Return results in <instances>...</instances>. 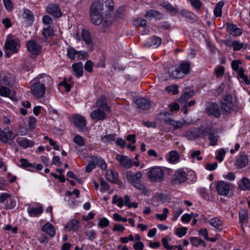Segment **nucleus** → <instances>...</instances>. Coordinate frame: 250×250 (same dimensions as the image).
<instances>
[{"mask_svg":"<svg viewBox=\"0 0 250 250\" xmlns=\"http://www.w3.org/2000/svg\"><path fill=\"white\" fill-rule=\"evenodd\" d=\"M42 35L44 38H47L54 35V30L50 26L43 28L42 30Z\"/></svg>","mask_w":250,"mask_h":250,"instance_id":"nucleus-47","label":"nucleus"},{"mask_svg":"<svg viewBox=\"0 0 250 250\" xmlns=\"http://www.w3.org/2000/svg\"><path fill=\"white\" fill-rule=\"evenodd\" d=\"M168 213V209L167 208H164L163 210V213L157 214L156 216L157 218L161 221H164L167 218V214Z\"/></svg>","mask_w":250,"mask_h":250,"instance_id":"nucleus-62","label":"nucleus"},{"mask_svg":"<svg viewBox=\"0 0 250 250\" xmlns=\"http://www.w3.org/2000/svg\"><path fill=\"white\" fill-rule=\"evenodd\" d=\"M81 35L83 40L89 45L91 50L92 51L93 50V43L89 32L85 29H83Z\"/></svg>","mask_w":250,"mask_h":250,"instance_id":"nucleus-24","label":"nucleus"},{"mask_svg":"<svg viewBox=\"0 0 250 250\" xmlns=\"http://www.w3.org/2000/svg\"><path fill=\"white\" fill-rule=\"evenodd\" d=\"M145 17L147 19H151L152 18H154L156 20H160L163 19L164 15L158 11L149 10L146 11Z\"/></svg>","mask_w":250,"mask_h":250,"instance_id":"nucleus-21","label":"nucleus"},{"mask_svg":"<svg viewBox=\"0 0 250 250\" xmlns=\"http://www.w3.org/2000/svg\"><path fill=\"white\" fill-rule=\"evenodd\" d=\"M21 165L20 167L22 168L28 169L29 167H34L35 166L32 163H29L28 160L24 158H21L20 159Z\"/></svg>","mask_w":250,"mask_h":250,"instance_id":"nucleus-48","label":"nucleus"},{"mask_svg":"<svg viewBox=\"0 0 250 250\" xmlns=\"http://www.w3.org/2000/svg\"><path fill=\"white\" fill-rule=\"evenodd\" d=\"M136 107L140 109L147 110L150 108V101L144 98H140L135 101Z\"/></svg>","mask_w":250,"mask_h":250,"instance_id":"nucleus-13","label":"nucleus"},{"mask_svg":"<svg viewBox=\"0 0 250 250\" xmlns=\"http://www.w3.org/2000/svg\"><path fill=\"white\" fill-rule=\"evenodd\" d=\"M1 82L5 85H12L14 83V78L10 73L3 75L1 79Z\"/></svg>","mask_w":250,"mask_h":250,"instance_id":"nucleus-32","label":"nucleus"},{"mask_svg":"<svg viewBox=\"0 0 250 250\" xmlns=\"http://www.w3.org/2000/svg\"><path fill=\"white\" fill-rule=\"evenodd\" d=\"M42 231L46 232L51 237H53L56 234L54 226L50 223H46L42 229Z\"/></svg>","mask_w":250,"mask_h":250,"instance_id":"nucleus-25","label":"nucleus"},{"mask_svg":"<svg viewBox=\"0 0 250 250\" xmlns=\"http://www.w3.org/2000/svg\"><path fill=\"white\" fill-rule=\"evenodd\" d=\"M187 177V175L186 172L182 169H178L175 172L173 180L175 183H181L186 181Z\"/></svg>","mask_w":250,"mask_h":250,"instance_id":"nucleus-15","label":"nucleus"},{"mask_svg":"<svg viewBox=\"0 0 250 250\" xmlns=\"http://www.w3.org/2000/svg\"><path fill=\"white\" fill-rule=\"evenodd\" d=\"M90 16L92 22L95 25H99L103 21V17L102 14L90 12Z\"/></svg>","mask_w":250,"mask_h":250,"instance_id":"nucleus-27","label":"nucleus"},{"mask_svg":"<svg viewBox=\"0 0 250 250\" xmlns=\"http://www.w3.org/2000/svg\"><path fill=\"white\" fill-rule=\"evenodd\" d=\"M164 176L165 170L159 167L151 168L147 173L148 178L149 180L157 183L163 181Z\"/></svg>","mask_w":250,"mask_h":250,"instance_id":"nucleus-2","label":"nucleus"},{"mask_svg":"<svg viewBox=\"0 0 250 250\" xmlns=\"http://www.w3.org/2000/svg\"><path fill=\"white\" fill-rule=\"evenodd\" d=\"M169 76L173 79H181L184 77L178 66H174L168 70Z\"/></svg>","mask_w":250,"mask_h":250,"instance_id":"nucleus-22","label":"nucleus"},{"mask_svg":"<svg viewBox=\"0 0 250 250\" xmlns=\"http://www.w3.org/2000/svg\"><path fill=\"white\" fill-rule=\"evenodd\" d=\"M92 157L93 160H94V162H95L94 163L95 166L98 165L101 168V169L104 170L106 169V164L103 159L97 156H92Z\"/></svg>","mask_w":250,"mask_h":250,"instance_id":"nucleus-37","label":"nucleus"},{"mask_svg":"<svg viewBox=\"0 0 250 250\" xmlns=\"http://www.w3.org/2000/svg\"><path fill=\"white\" fill-rule=\"evenodd\" d=\"M21 47L20 41L17 38L6 39L3 49L6 56L10 57L12 54L18 52Z\"/></svg>","mask_w":250,"mask_h":250,"instance_id":"nucleus-1","label":"nucleus"},{"mask_svg":"<svg viewBox=\"0 0 250 250\" xmlns=\"http://www.w3.org/2000/svg\"><path fill=\"white\" fill-rule=\"evenodd\" d=\"M95 106L97 108L104 109L107 112H111V109L110 106L107 104L106 98L102 95L99 97L95 102Z\"/></svg>","mask_w":250,"mask_h":250,"instance_id":"nucleus-8","label":"nucleus"},{"mask_svg":"<svg viewBox=\"0 0 250 250\" xmlns=\"http://www.w3.org/2000/svg\"><path fill=\"white\" fill-rule=\"evenodd\" d=\"M85 234L87 239L91 241H93L96 237V232L94 230L86 231L85 232Z\"/></svg>","mask_w":250,"mask_h":250,"instance_id":"nucleus-57","label":"nucleus"},{"mask_svg":"<svg viewBox=\"0 0 250 250\" xmlns=\"http://www.w3.org/2000/svg\"><path fill=\"white\" fill-rule=\"evenodd\" d=\"M103 7L105 6L107 11H113L114 9V2L113 0H100Z\"/></svg>","mask_w":250,"mask_h":250,"instance_id":"nucleus-39","label":"nucleus"},{"mask_svg":"<svg viewBox=\"0 0 250 250\" xmlns=\"http://www.w3.org/2000/svg\"><path fill=\"white\" fill-rule=\"evenodd\" d=\"M226 153V150L224 148H221L217 152V155L216 156V159L219 162H221L224 160V157Z\"/></svg>","mask_w":250,"mask_h":250,"instance_id":"nucleus-61","label":"nucleus"},{"mask_svg":"<svg viewBox=\"0 0 250 250\" xmlns=\"http://www.w3.org/2000/svg\"><path fill=\"white\" fill-rule=\"evenodd\" d=\"M45 92L46 88L40 83L35 82L31 86V93L37 98L40 99L43 98Z\"/></svg>","mask_w":250,"mask_h":250,"instance_id":"nucleus-3","label":"nucleus"},{"mask_svg":"<svg viewBox=\"0 0 250 250\" xmlns=\"http://www.w3.org/2000/svg\"><path fill=\"white\" fill-rule=\"evenodd\" d=\"M104 7L100 0L94 1L90 7V12L103 14Z\"/></svg>","mask_w":250,"mask_h":250,"instance_id":"nucleus-28","label":"nucleus"},{"mask_svg":"<svg viewBox=\"0 0 250 250\" xmlns=\"http://www.w3.org/2000/svg\"><path fill=\"white\" fill-rule=\"evenodd\" d=\"M10 94V90L4 86H0V95L3 97H8Z\"/></svg>","mask_w":250,"mask_h":250,"instance_id":"nucleus-59","label":"nucleus"},{"mask_svg":"<svg viewBox=\"0 0 250 250\" xmlns=\"http://www.w3.org/2000/svg\"><path fill=\"white\" fill-rule=\"evenodd\" d=\"M78 51L75 50L72 47H69L67 49V55L68 57L71 60L74 59L75 57H77Z\"/></svg>","mask_w":250,"mask_h":250,"instance_id":"nucleus-56","label":"nucleus"},{"mask_svg":"<svg viewBox=\"0 0 250 250\" xmlns=\"http://www.w3.org/2000/svg\"><path fill=\"white\" fill-rule=\"evenodd\" d=\"M79 221L72 219L67 223L65 228L69 231H76L79 229Z\"/></svg>","mask_w":250,"mask_h":250,"instance_id":"nucleus-33","label":"nucleus"},{"mask_svg":"<svg viewBox=\"0 0 250 250\" xmlns=\"http://www.w3.org/2000/svg\"><path fill=\"white\" fill-rule=\"evenodd\" d=\"M217 193L222 196H227L230 191V186L229 184L224 182H219L216 186Z\"/></svg>","mask_w":250,"mask_h":250,"instance_id":"nucleus-6","label":"nucleus"},{"mask_svg":"<svg viewBox=\"0 0 250 250\" xmlns=\"http://www.w3.org/2000/svg\"><path fill=\"white\" fill-rule=\"evenodd\" d=\"M106 178L108 181L115 182L118 178V173L111 169H108L106 171Z\"/></svg>","mask_w":250,"mask_h":250,"instance_id":"nucleus-36","label":"nucleus"},{"mask_svg":"<svg viewBox=\"0 0 250 250\" xmlns=\"http://www.w3.org/2000/svg\"><path fill=\"white\" fill-rule=\"evenodd\" d=\"M190 240L191 244L196 247L205 245V242L198 237H191Z\"/></svg>","mask_w":250,"mask_h":250,"instance_id":"nucleus-44","label":"nucleus"},{"mask_svg":"<svg viewBox=\"0 0 250 250\" xmlns=\"http://www.w3.org/2000/svg\"><path fill=\"white\" fill-rule=\"evenodd\" d=\"M179 14L181 16L186 17L190 20H194L196 18L195 15L193 13L185 9L181 10Z\"/></svg>","mask_w":250,"mask_h":250,"instance_id":"nucleus-49","label":"nucleus"},{"mask_svg":"<svg viewBox=\"0 0 250 250\" xmlns=\"http://www.w3.org/2000/svg\"><path fill=\"white\" fill-rule=\"evenodd\" d=\"M248 219V213L245 210H241L239 212V219L242 223H246Z\"/></svg>","mask_w":250,"mask_h":250,"instance_id":"nucleus-53","label":"nucleus"},{"mask_svg":"<svg viewBox=\"0 0 250 250\" xmlns=\"http://www.w3.org/2000/svg\"><path fill=\"white\" fill-rule=\"evenodd\" d=\"M43 210L42 206H40L38 207H29L27 208L28 213L31 217L39 216L42 213Z\"/></svg>","mask_w":250,"mask_h":250,"instance_id":"nucleus-23","label":"nucleus"},{"mask_svg":"<svg viewBox=\"0 0 250 250\" xmlns=\"http://www.w3.org/2000/svg\"><path fill=\"white\" fill-rule=\"evenodd\" d=\"M28 51L32 55H38L42 51V46L34 40L29 41L26 44Z\"/></svg>","mask_w":250,"mask_h":250,"instance_id":"nucleus-5","label":"nucleus"},{"mask_svg":"<svg viewBox=\"0 0 250 250\" xmlns=\"http://www.w3.org/2000/svg\"><path fill=\"white\" fill-rule=\"evenodd\" d=\"M249 159L248 156L244 153H240L236 159L235 164L240 168L247 166L249 164Z\"/></svg>","mask_w":250,"mask_h":250,"instance_id":"nucleus-12","label":"nucleus"},{"mask_svg":"<svg viewBox=\"0 0 250 250\" xmlns=\"http://www.w3.org/2000/svg\"><path fill=\"white\" fill-rule=\"evenodd\" d=\"M100 190L102 192L105 191L109 188V185L102 178L100 179Z\"/></svg>","mask_w":250,"mask_h":250,"instance_id":"nucleus-64","label":"nucleus"},{"mask_svg":"<svg viewBox=\"0 0 250 250\" xmlns=\"http://www.w3.org/2000/svg\"><path fill=\"white\" fill-rule=\"evenodd\" d=\"M47 11L48 13L54 17L59 18L62 16L60 7L55 3L49 4L47 8Z\"/></svg>","mask_w":250,"mask_h":250,"instance_id":"nucleus-14","label":"nucleus"},{"mask_svg":"<svg viewBox=\"0 0 250 250\" xmlns=\"http://www.w3.org/2000/svg\"><path fill=\"white\" fill-rule=\"evenodd\" d=\"M112 203L113 204H117L118 207L121 208L123 207L124 200L121 197H118L117 195H115L112 198Z\"/></svg>","mask_w":250,"mask_h":250,"instance_id":"nucleus-45","label":"nucleus"},{"mask_svg":"<svg viewBox=\"0 0 250 250\" xmlns=\"http://www.w3.org/2000/svg\"><path fill=\"white\" fill-rule=\"evenodd\" d=\"M224 5V2L223 1H219L218 2L215 6L214 10V15L216 17H221L222 16V9Z\"/></svg>","mask_w":250,"mask_h":250,"instance_id":"nucleus-43","label":"nucleus"},{"mask_svg":"<svg viewBox=\"0 0 250 250\" xmlns=\"http://www.w3.org/2000/svg\"><path fill=\"white\" fill-rule=\"evenodd\" d=\"M126 177L130 183L132 184L138 181H140L142 177V174L140 171L134 174L131 171H127L126 172Z\"/></svg>","mask_w":250,"mask_h":250,"instance_id":"nucleus-18","label":"nucleus"},{"mask_svg":"<svg viewBox=\"0 0 250 250\" xmlns=\"http://www.w3.org/2000/svg\"><path fill=\"white\" fill-rule=\"evenodd\" d=\"M73 121L74 125L79 130L84 131L85 129L86 121L83 116L76 115L74 116Z\"/></svg>","mask_w":250,"mask_h":250,"instance_id":"nucleus-9","label":"nucleus"},{"mask_svg":"<svg viewBox=\"0 0 250 250\" xmlns=\"http://www.w3.org/2000/svg\"><path fill=\"white\" fill-rule=\"evenodd\" d=\"M239 77L246 84L249 85L250 84V81L249 80L247 75L245 74L244 70L243 68H240V70L236 71Z\"/></svg>","mask_w":250,"mask_h":250,"instance_id":"nucleus-40","label":"nucleus"},{"mask_svg":"<svg viewBox=\"0 0 250 250\" xmlns=\"http://www.w3.org/2000/svg\"><path fill=\"white\" fill-rule=\"evenodd\" d=\"M23 17L26 19L29 22L33 21L34 19V15L32 12L28 9H23Z\"/></svg>","mask_w":250,"mask_h":250,"instance_id":"nucleus-42","label":"nucleus"},{"mask_svg":"<svg viewBox=\"0 0 250 250\" xmlns=\"http://www.w3.org/2000/svg\"><path fill=\"white\" fill-rule=\"evenodd\" d=\"M72 68L76 74V76L78 78L83 75V64L82 62L74 63L72 65Z\"/></svg>","mask_w":250,"mask_h":250,"instance_id":"nucleus-31","label":"nucleus"},{"mask_svg":"<svg viewBox=\"0 0 250 250\" xmlns=\"http://www.w3.org/2000/svg\"><path fill=\"white\" fill-rule=\"evenodd\" d=\"M187 230L188 229L185 227L179 228L176 229L175 234L179 237H182L186 234Z\"/></svg>","mask_w":250,"mask_h":250,"instance_id":"nucleus-63","label":"nucleus"},{"mask_svg":"<svg viewBox=\"0 0 250 250\" xmlns=\"http://www.w3.org/2000/svg\"><path fill=\"white\" fill-rule=\"evenodd\" d=\"M193 93V91L189 89H188V91H185L184 94H183L180 98V101L181 103L186 104L188 99L192 96Z\"/></svg>","mask_w":250,"mask_h":250,"instance_id":"nucleus-38","label":"nucleus"},{"mask_svg":"<svg viewBox=\"0 0 250 250\" xmlns=\"http://www.w3.org/2000/svg\"><path fill=\"white\" fill-rule=\"evenodd\" d=\"M116 160L120 162L121 165L125 169H128L132 167L131 160L126 156L117 154Z\"/></svg>","mask_w":250,"mask_h":250,"instance_id":"nucleus-11","label":"nucleus"},{"mask_svg":"<svg viewBox=\"0 0 250 250\" xmlns=\"http://www.w3.org/2000/svg\"><path fill=\"white\" fill-rule=\"evenodd\" d=\"M161 39L155 36H153L150 39L147 40L144 43V45L146 47L151 46L157 47L161 43Z\"/></svg>","mask_w":250,"mask_h":250,"instance_id":"nucleus-19","label":"nucleus"},{"mask_svg":"<svg viewBox=\"0 0 250 250\" xmlns=\"http://www.w3.org/2000/svg\"><path fill=\"white\" fill-rule=\"evenodd\" d=\"M231 46L233 47L234 51H238L243 48H246L247 45L244 43H241L237 41H233Z\"/></svg>","mask_w":250,"mask_h":250,"instance_id":"nucleus-46","label":"nucleus"},{"mask_svg":"<svg viewBox=\"0 0 250 250\" xmlns=\"http://www.w3.org/2000/svg\"><path fill=\"white\" fill-rule=\"evenodd\" d=\"M178 67L180 69L183 76L185 77L190 73V63L188 62H185L181 63Z\"/></svg>","mask_w":250,"mask_h":250,"instance_id":"nucleus-30","label":"nucleus"},{"mask_svg":"<svg viewBox=\"0 0 250 250\" xmlns=\"http://www.w3.org/2000/svg\"><path fill=\"white\" fill-rule=\"evenodd\" d=\"M180 157V154L176 150L170 151L166 156L167 161L172 164L178 163Z\"/></svg>","mask_w":250,"mask_h":250,"instance_id":"nucleus-20","label":"nucleus"},{"mask_svg":"<svg viewBox=\"0 0 250 250\" xmlns=\"http://www.w3.org/2000/svg\"><path fill=\"white\" fill-rule=\"evenodd\" d=\"M238 187L243 190H250V180L247 178H243L240 181Z\"/></svg>","mask_w":250,"mask_h":250,"instance_id":"nucleus-34","label":"nucleus"},{"mask_svg":"<svg viewBox=\"0 0 250 250\" xmlns=\"http://www.w3.org/2000/svg\"><path fill=\"white\" fill-rule=\"evenodd\" d=\"M242 62L240 60H235L231 62V65L233 70L237 71L240 70V65L241 64Z\"/></svg>","mask_w":250,"mask_h":250,"instance_id":"nucleus-58","label":"nucleus"},{"mask_svg":"<svg viewBox=\"0 0 250 250\" xmlns=\"http://www.w3.org/2000/svg\"><path fill=\"white\" fill-rule=\"evenodd\" d=\"M222 108L226 112H230L233 109L234 104L232 97L230 95H226L221 101Z\"/></svg>","mask_w":250,"mask_h":250,"instance_id":"nucleus-4","label":"nucleus"},{"mask_svg":"<svg viewBox=\"0 0 250 250\" xmlns=\"http://www.w3.org/2000/svg\"><path fill=\"white\" fill-rule=\"evenodd\" d=\"M15 138V135L12 131L2 130L0 128V141L3 143H7L9 140H12Z\"/></svg>","mask_w":250,"mask_h":250,"instance_id":"nucleus-16","label":"nucleus"},{"mask_svg":"<svg viewBox=\"0 0 250 250\" xmlns=\"http://www.w3.org/2000/svg\"><path fill=\"white\" fill-rule=\"evenodd\" d=\"M206 110L209 115H213L216 118L220 116V112L217 104L210 103L208 104L206 107Z\"/></svg>","mask_w":250,"mask_h":250,"instance_id":"nucleus-10","label":"nucleus"},{"mask_svg":"<svg viewBox=\"0 0 250 250\" xmlns=\"http://www.w3.org/2000/svg\"><path fill=\"white\" fill-rule=\"evenodd\" d=\"M16 205V202L15 199L10 198L7 201L6 204L5 206V208L6 209H10L14 208Z\"/></svg>","mask_w":250,"mask_h":250,"instance_id":"nucleus-55","label":"nucleus"},{"mask_svg":"<svg viewBox=\"0 0 250 250\" xmlns=\"http://www.w3.org/2000/svg\"><path fill=\"white\" fill-rule=\"evenodd\" d=\"M208 222L211 226L218 229H221L223 225V221L218 217L210 218Z\"/></svg>","mask_w":250,"mask_h":250,"instance_id":"nucleus-26","label":"nucleus"},{"mask_svg":"<svg viewBox=\"0 0 250 250\" xmlns=\"http://www.w3.org/2000/svg\"><path fill=\"white\" fill-rule=\"evenodd\" d=\"M106 112L104 109L97 108L90 113V117L92 120L103 121L107 117Z\"/></svg>","mask_w":250,"mask_h":250,"instance_id":"nucleus-7","label":"nucleus"},{"mask_svg":"<svg viewBox=\"0 0 250 250\" xmlns=\"http://www.w3.org/2000/svg\"><path fill=\"white\" fill-rule=\"evenodd\" d=\"M116 135L115 134H109L101 137L102 140L104 143L111 142L115 140Z\"/></svg>","mask_w":250,"mask_h":250,"instance_id":"nucleus-54","label":"nucleus"},{"mask_svg":"<svg viewBox=\"0 0 250 250\" xmlns=\"http://www.w3.org/2000/svg\"><path fill=\"white\" fill-rule=\"evenodd\" d=\"M171 240V239L169 237H164L162 239V243L164 247L168 250H172L173 248L172 246L168 245V242Z\"/></svg>","mask_w":250,"mask_h":250,"instance_id":"nucleus-50","label":"nucleus"},{"mask_svg":"<svg viewBox=\"0 0 250 250\" xmlns=\"http://www.w3.org/2000/svg\"><path fill=\"white\" fill-rule=\"evenodd\" d=\"M186 137L188 140H193L199 137V131L197 128L188 130L186 133Z\"/></svg>","mask_w":250,"mask_h":250,"instance_id":"nucleus-35","label":"nucleus"},{"mask_svg":"<svg viewBox=\"0 0 250 250\" xmlns=\"http://www.w3.org/2000/svg\"><path fill=\"white\" fill-rule=\"evenodd\" d=\"M214 72L217 78L222 76L224 74V67L221 65L217 66L214 69Z\"/></svg>","mask_w":250,"mask_h":250,"instance_id":"nucleus-51","label":"nucleus"},{"mask_svg":"<svg viewBox=\"0 0 250 250\" xmlns=\"http://www.w3.org/2000/svg\"><path fill=\"white\" fill-rule=\"evenodd\" d=\"M219 137L218 135H215L213 132L209 131L208 134V139L210 141L209 145L212 146H215L217 145V142Z\"/></svg>","mask_w":250,"mask_h":250,"instance_id":"nucleus-41","label":"nucleus"},{"mask_svg":"<svg viewBox=\"0 0 250 250\" xmlns=\"http://www.w3.org/2000/svg\"><path fill=\"white\" fill-rule=\"evenodd\" d=\"M17 142L23 148L32 147L35 144L34 142L25 138H18L17 139Z\"/></svg>","mask_w":250,"mask_h":250,"instance_id":"nucleus-29","label":"nucleus"},{"mask_svg":"<svg viewBox=\"0 0 250 250\" xmlns=\"http://www.w3.org/2000/svg\"><path fill=\"white\" fill-rule=\"evenodd\" d=\"M36 82L40 83L45 88H46V86L52 84L53 83L52 78L46 74L39 76Z\"/></svg>","mask_w":250,"mask_h":250,"instance_id":"nucleus-17","label":"nucleus"},{"mask_svg":"<svg viewBox=\"0 0 250 250\" xmlns=\"http://www.w3.org/2000/svg\"><path fill=\"white\" fill-rule=\"evenodd\" d=\"M37 123V119L33 116L29 117L28 127L30 130L35 128Z\"/></svg>","mask_w":250,"mask_h":250,"instance_id":"nucleus-60","label":"nucleus"},{"mask_svg":"<svg viewBox=\"0 0 250 250\" xmlns=\"http://www.w3.org/2000/svg\"><path fill=\"white\" fill-rule=\"evenodd\" d=\"M73 141L74 143L79 146H83L85 144V142L83 138L81 136L78 134L75 136Z\"/></svg>","mask_w":250,"mask_h":250,"instance_id":"nucleus-52","label":"nucleus"}]
</instances>
